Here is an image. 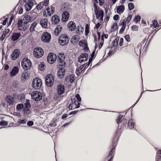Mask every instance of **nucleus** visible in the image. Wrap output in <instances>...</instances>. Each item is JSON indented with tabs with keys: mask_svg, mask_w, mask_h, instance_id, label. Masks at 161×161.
Returning <instances> with one entry per match:
<instances>
[{
	"mask_svg": "<svg viewBox=\"0 0 161 161\" xmlns=\"http://www.w3.org/2000/svg\"><path fill=\"white\" fill-rule=\"evenodd\" d=\"M117 133L115 135H114L113 138L112 144H111V148L109 153L107 157V158H109L110 156H114L115 154V151L116 146L117 144V142L119 139V135L118 137H117Z\"/></svg>",
	"mask_w": 161,
	"mask_h": 161,
	"instance_id": "nucleus-1",
	"label": "nucleus"
},
{
	"mask_svg": "<svg viewBox=\"0 0 161 161\" xmlns=\"http://www.w3.org/2000/svg\"><path fill=\"white\" fill-rule=\"evenodd\" d=\"M55 77L51 74H49L47 75L45 78V81L46 85L48 87H52L54 83Z\"/></svg>",
	"mask_w": 161,
	"mask_h": 161,
	"instance_id": "nucleus-2",
	"label": "nucleus"
},
{
	"mask_svg": "<svg viewBox=\"0 0 161 161\" xmlns=\"http://www.w3.org/2000/svg\"><path fill=\"white\" fill-rule=\"evenodd\" d=\"M32 64L31 60L27 58H24L21 61V66L23 69L25 71L30 69L32 66Z\"/></svg>",
	"mask_w": 161,
	"mask_h": 161,
	"instance_id": "nucleus-3",
	"label": "nucleus"
},
{
	"mask_svg": "<svg viewBox=\"0 0 161 161\" xmlns=\"http://www.w3.org/2000/svg\"><path fill=\"white\" fill-rule=\"evenodd\" d=\"M42 80L39 77L34 79L32 83V88L36 90H39L42 86Z\"/></svg>",
	"mask_w": 161,
	"mask_h": 161,
	"instance_id": "nucleus-4",
	"label": "nucleus"
},
{
	"mask_svg": "<svg viewBox=\"0 0 161 161\" xmlns=\"http://www.w3.org/2000/svg\"><path fill=\"white\" fill-rule=\"evenodd\" d=\"M70 38L69 36L66 35H61L58 39V43L62 46H64L67 44L69 42Z\"/></svg>",
	"mask_w": 161,
	"mask_h": 161,
	"instance_id": "nucleus-5",
	"label": "nucleus"
},
{
	"mask_svg": "<svg viewBox=\"0 0 161 161\" xmlns=\"http://www.w3.org/2000/svg\"><path fill=\"white\" fill-rule=\"evenodd\" d=\"M31 96L34 100L38 102L42 99L43 95L40 92L35 91L32 92Z\"/></svg>",
	"mask_w": 161,
	"mask_h": 161,
	"instance_id": "nucleus-6",
	"label": "nucleus"
},
{
	"mask_svg": "<svg viewBox=\"0 0 161 161\" xmlns=\"http://www.w3.org/2000/svg\"><path fill=\"white\" fill-rule=\"evenodd\" d=\"M44 52L42 48L40 47H36L34 50L33 55L36 58L42 57L44 55Z\"/></svg>",
	"mask_w": 161,
	"mask_h": 161,
	"instance_id": "nucleus-7",
	"label": "nucleus"
},
{
	"mask_svg": "<svg viewBox=\"0 0 161 161\" xmlns=\"http://www.w3.org/2000/svg\"><path fill=\"white\" fill-rule=\"evenodd\" d=\"M51 36L47 32H44L42 35L41 37V41L44 42L49 43L51 40Z\"/></svg>",
	"mask_w": 161,
	"mask_h": 161,
	"instance_id": "nucleus-8",
	"label": "nucleus"
},
{
	"mask_svg": "<svg viewBox=\"0 0 161 161\" xmlns=\"http://www.w3.org/2000/svg\"><path fill=\"white\" fill-rule=\"evenodd\" d=\"M95 14L96 15V19H99L100 17V23H102L103 20V18L104 16V11L102 8L99 9L94 10Z\"/></svg>",
	"mask_w": 161,
	"mask_h": 161,
	"instance_id": "nucleus-9",
	"label": "nucleus"
},
{
	"mask_svg": "<svg viewBox=\"0 0 161 161\" xmlns=\"http://www.w3.org/2000/svg\"><path fill=\"white\" fill-rule=\"evenodd\" d=\"M57 58L56 54L53 53H49L47 57V61L48 63L52 64L56 61Z\"/></svg>",
	"mask_w": 161,
	"mask_h": 161,
	"instance_id": "nucleus-10",
	"label": "nucleus"
},
{
	"mask_svg": "<svg viewBox=\"0 0 161 161\" xmlns=\"http://www.w3.org/2000/svg\"><path fill=\"white\" fill-rule=\"evenodd\" d=\"M90 64H88V63H84V64H82L79 67V68H76L75 70V73L77 75H80L81 73L83 71H84L86 69V66L87 67L89 66Z\"/></svg>",
	"mask_w": 161,
	"mask_h": 161,
	"instance_id": "nucleus-11",
	"label": "nucleus"
},
{
	"mask_svg": "<svg viewBox=\"0 0 161 161\" xmlns=\"http://www.w3.org/2000/svg\"><path fill=\"white\" fill-rule=\"evenodd\" d=\"M88 58V55L87 53H83L81 54L78 58V62L81 64L84 62L86 61Z\"/></svg>",
	"mask_w": 161,
	"mask_h": 161,
	"instance_id": "nucleus-12",
	"label": "nucleus"
},
{
	"mask_svg": "<svg viewBox=\"0 0 161 161\" xmlns=\"http://www.w3.org/2000/svg\"><path fill=\"white\" fill-rule=\"evenodd\" d=\"M20 55V52L18 49H14L11 55V58L13 60L17 59Z\"/></svg>",
	"mask_w": 161,
	"mask_h": 161,
	"instance_id": "nucleus-13",
	"label": "nucleus"
},
{
	"mask_svg": "<svg viewBox=\"0 0 161 161\" xmlns=\"http://www.w3.org/2000/svg\"><path fill=\"white\" fill-rule=\"evenodd\" d=\"M65 88L64 86L61 84H59L57 86V94L59 95L63 94L64 93Z\"/></svg>",
	"mask_w": 161,
	"mask_h": 161,
	"instance_id": "nucleus-14",
	"label": "nucleus"
},
{
	"mask_svg": "<svg viewBox=\"0 0 161 161\" xmlns=\"http://www.w3.org/2000/svg\"><path fill=\"white\" fill-rule=\"evenodd\" d=\"M69 17V12L66 11H64L62 14L61 20L63 22L67 21Z\"/></svg>",
	"mask_w": 161,
	"mask_h": 161,
	"instance_id": "nucleus-15",
	"label": "nucleus"
},
{
	"mask_svg": "<svg viewBox=\"0 0 161 161\" xmlns=\"http://www.w3.org/2000/svg\"><path fill=\"white\" fill-rule=\"evenodd\" d=\"M19 69L17 66H14L10 72V76L13 77L15 76L19 72Z\"/></svg>",
	"mask_w": 161,
	"mask_h": 161,
	"instance_id": "nucleus-16",
	"label": "nucleus"
},
{
	"mask_svg": "<svg viewBox=\"0 0 161 161\" xmlns=\"http://www.w3.org/2000/svg\"><path fill=\"white\" fill-rule=\"evenodd\" d=\"M76 28L75 23L72 21H69L67 24V29L69 31H72L75 30Z\"/></svg>",
	"mask_w": 161,
	"mask_h": 161,
	"instance_id": "nucleus-17",
	"label": "nucleus"
},
{
	"mask_svg": "<svg viewBox=\"0 0 161 161\" xmlns=\"http://www.w3.org/2000/svg\"><path fill=\"white\" fill-rule=\"evenodd\" d=\"M5 100L7 104H8L9 106L13 105L15 102L14 99L10 95H6V96Z\"/></svg>",
	"mask_w": 161,
	"mask_h": 161,
	"instance_id": "nucleus-18",
	"label": "nucleus"
},
{
	"mask_svg": "<svg viewBox=\"0 0 161 161\" xmlns=\"http://www.w3.org/2000/svg\"><path fill=\"white\" fill-rule=\"evenodd\" d=\"M65 72V69H58L57 72V75L58 78L60 80H62L64 76Z\"/></svg>",
	"mask_w": 161,
	"mask_h": 161,
	"instance_id": "nucleus-19",
	"label": "nucleus"
},
{
	"mask_svg": "<svg viewBox=\"0 0 161 161\" xmlns=\"http://www.w3.org/2000/svg\"><path fill=\"white\" fill-rule=\"evenodd\" d=\"M34 3L33 1H28L25 5V8L26 12L30 11L34 6Z\"/></svg>",
	"mask_w": 161,
	"mask_h": 161,
	"instance_id": "nucleus-20",
	"label": "nucleus"
},
{
	"mask_svg": "<svg viewBox=\"0 0 161 161\" xmlns=\"http://www.w3.org/2000/svg\"><path fill=\"white\" fill-rule=\"evenodd\" d=\"M60 21L59 17L57 14H55L51 17V22L53 25L57 24Z\"/></svg>",
	"mask_w": 161,
	"mask_h": 161,
	"instance_id": "nucleus-21",
	"label": "nucleus"
},
{
	"mask_svg": "<svg viewBox=\"0 0 161 161\" xmlns=\"http://www.w3.org/2000/svg\"><path fill=\"white\" fill-rule=\"evenodd\" d=\"M116 123L118 125V129L115 131V133L114 135H115L117 133V137H118V136L119 135V137H120V135H121V133H120V132H119V124L121 123L122 122V119H121V118H120L119 116H118L116 120Z\"/></svg>",
	"mask_w": 161,
	"mask_h": 161,
	"instance_id": "nucleus-22",
	"label": "nucleus"
},
{
	"mask_svg": "<svg viewBox=\"0 0 161 161\" xmlns=\"http://www.w3.org/2000/svg\"><path fill=\"white\" fill-rule=\"evenodd\" d=\"M21 36V33L14 32L11 36V39L13 41L15 42L18 40Z\"/></svg>",
	"mask_w": 161,
	"mask_h": 161,
	"instance_id": "nucleus-23",
	"label": "nucleus"
},
{
	"mask_svg": "<svg viewBox=\"0 0 161 161\" xmlns=\"http://www.w3.org/2000/svg\"><path fill=\"white\" fill-rule=\"evenodd\" d=\"M23 15L24 16V18L22 19L24 21V24H27L29 22H31V18L30 15H25L24 14Z\"/></svg>",
	"mask_w": 161,
	"mask_h": 161,
	"instance_id": "nucleus-24",
	"label": "nucleus"
},
{
	"mask_svg": "<svg viewBox=\"0 0 161 161\" xmlns=\"http://www.w3.org/2000/svg\"><path fill=\"white\" fill-rule=\"evenodd\" d=\"M48 20L46 19H42L40 22V24L42 28L44 29L47 28V26Z\"/></svg>",
	"mask_w": 161,
	"mask_h": 161,
	"instance_id": "nucleus-25",
	"label": "nucleus"
},
{
	"mask_svg": "<svg viewBox=\"0 0 161 161\" xmlns=\"http://www.w3.org/2000/svg\"><path fill=\"white\" fill-rule=\"evenodd\" d=\"M116 7L117 13L119 15L122 13L125 10V7L123 5H121Z\"/></svg>",
	"mask_w": 161,
	"mask_h": 161,
	"instance_id": "nucleus-26",
	"label": "nucleus"
},
{
	"mask_svg": "<svg viewBox=\"0 0 161 161\" xmlns=\"http://www.w3.org/2000/svg\"><path fill=\"white\" fill-rule=\"evenodd\" d=\"M135 125V121L134 119H130L128 122L127 127L129 129L132 130L134 128Z\"/></svg>",
	"mask_w": 161,
	"mask_h": 161,
	"instance_id": "nucleus-27",
	"label": "nucleus"
},
{
	"mask_svg": "<svg viewBox=\"0 0 161 161\" xmlns=\"http://www.w3.org/2000/svg\"><path fill=\"white\" fill-rule=\"evenodd\" d=\"M96 56V54H95V51H93L90 55V57L89 59L88 62H87L88 64H92L93 61L95 59ZM91 66L92 64L91 65Z\"/></svg>",
	"mask_w": 161,
	"mask_h": 161,
	"instance_id": "nucleus-28",
	"label": "nucleus"
},
{
	"mask_svg": "<svg viewBox=\"0 0 161 161\" xmlns=\"http://www.w3.org/2000/svg\"><path fill=\"white\" fill-rule=\"evenodd\" d=\"M62 27L60 25H57L54 31V34L55 36H58L59 35L60 32L61 31Z\"/></svg>",
	"mask_w": 161,
	"mask_h": 161,
	"instance_id": "nucleus-29",
	"label": "nucleus"
},
{
	"mask_svg": "<svg viewBox=\"0 0 161 161\" xmlns=\"http://www.w3.org/2000/svg\"><path fill=\"white\" fill-rule=\"evenodd\" d=\"M37 24V23L36 21H34L32 23L29 28V31L30 32L32 33L33 31H35V29L36 26Z\"/></svg>",
	"mask_w": 161,
	"mask_h": 161,
	"instance_id": "nucleus-30",
	"label": "nucleus"
},
{
	"mask_svg": "<svg viewBox=\"0 0 161 161\" xmlns=\"http://www.w3.org/2000/svg\"><path fill=\"white\" fill-rule=\"evenodd\" d=\"M59 64L57 65V68L58 69H65L64 67L66 65V63L65 61H64V62Z\"/></svg>",
	"mask_w": 161,
	"mask_h": 161,
	"instance_id": "nucleus-31",
	"label": "nucleus"
},
{
	"mask_svg": "<svg viewBox=\"0 0 161 161\" xmlns=\"http://www.w3.org/2000/svg\"><path fill=\"white\" fill-rule=\"evenodd\" d=\"M30 72L28 71L25 70L22 74V77L24 80H26L29 77Z\"/></svg>",
	"mask_w": 161,
	"mask_h": 161,
	"instance_id": "nucleus-32",
	"label": "nucleus"
},
{
	"mask_svg": "<svg viewBox=\"0 0 161 161\" xmlns=\"http://www.w3.org/2000/svg\"><path fill=\"white\" fill-rule=\"evenodd\" d=\"M23 20L22 19H19L17 22V27L18 29L19 30H21V28L22 27L24 22Z\"/></svg>",
	"mask_w": 161,
	"mask_h": 161,
	"instance_id": "nucleus-33",
	"label": "nucleus"
},
{
	"mask_svg": "<svg viewBox=\"0 0 161 161\" xmlns=\"http://www.w3.org/2000/svg\"><path fill=\"white\" fill-rule=\"evenodd\" d=\"M111 32L114 31L116 29L118 30V26L117 24L115 22L111 26Z\"/></svg>",
	"mask_w": 161,
	"mask_h": 161,
	"instance_id": "nucleus-34",
	"label": "nucleus"
},
{
	"mask_svg": "<svg viewBox=\"0 0 161 161\" xmlns=\"http://www.w3.org/2000/svg\"><path fill=\"white\" fill-rule=\"evenodd\" d=\"M90 31V25L86 24L85 25V35L87 36L88 35Z\"/></svg>",
	"mask_w": 161,
	"mask_h": 161,
	"instance_id": "nucleus-35",
	"label": "nucleus"
},
{
	"mask_svg": "<svg viewBox=\"0 0 161 161\" xmlns=\"http://www.w3.org/2000/svg\"><path fill=\"white\" fill-rule=\"evenodd\" d=\"M127 122V120H126V122L125 121H123L122 123L120 124V126H119V132H120V133L121 134L120 131V130H122L124 128L126 127V123Z\"/></svg>",
	"mask_w": 161,
	"mask_h": 161,
	"instance_id": "nucleus-36",
	"label": "nucleus"
},
{
	"mask_svg": "<svg viewBox=\"0 0 161 161\" xmlns=\"http://www.w3.org/2000/svg\"><path fill=\"white\" fill-rule=\"evenodd\" d=\"M24 107V105L22 103H19L16 106V110L17 111L21 110Z\"/></svg>",
	"mask_w": 161,
	"mask_h": 161,
	"instance_id": "nucleus-37",
	"label": "nucleus"
},
{
	"mask_svg": "<svg viewBox=\"0 0 161 161\" xmlns=\"http://www.w3.org/2000/svg\"><path fill=\"white\" fill-rule=\"evenodd\" d=\"M45 64L43 62H41L40 64L38 65V68L39 69L42 71L45 70L44 68Z\"/></svg>",
	"mask_w": 161,
	"mask_h": 161,
	"instance_id": "nucleus-38",
	"label": "nucleus"
},
{
	"mask_svg": "<svg viewBox=\"0 0 161 161\" xmlns=\"http://www.w3.org/2000/svg\"><path fill=\"white\" fill-rule=\"evenodd\" d=\"M141 19V17L140 15H136L134 18L133 21L135 22L136 24H137L140 21Z\"/></svg>",
	"mask_w": 161,
	"mask_h": 161,
	"instance_id": "nucleus-39",
	"label": "nucleus"
},
{
	"mask_svg": "<svg viewBox=\"0 0 161 161\" xmlns=\"http://www.w3.org/2000/svg\"><path fill=\"white\" fill-rule=\"evenodd\" d=\"M27 120L26 119H20L18 120L17 123L19 125L25 124L27 122Z\"/></svg>",
	"mask_w": 161,
	"mask_h": 161,
	"instance_id": "nucleus-40",
	"label": "nucleus"
},
{
	"mask_svg": "<svg viewBox=\"0 0 161 161\" xmlns=\"http://www.w3.org/2000/svg\"><path fill=\"white\" fill-rule=\"evenodd\" d=\"M86 41L85 40H80L79 42V45L82 47H83L84 45H86Z\"/></svg>",
	"mask_w": 161,
	"mask_h": 161,
	"instance_id": "nucleus-41",
	"label": "nucleus"
},
{
	"mask_svg": "<svg viewBox=\"0 0 161 161\" xmlns=\"http://www.w3.org/2000/svg\"><path fill=\"white\" fill-rule=\"evenodd\" d=\"M8 125V122L7 121L2 120L0 121V125L2 127L6 126Z\"/></svg>",
	"mask_w": 161,
	"mask_h": 161,
	"instance_id": "nucleus-42",
	"label": "nucleus"
},
{
	"mask_svg": "<svg viewBox=\"0 0 161 161\" xmlns=\"http://www.w3.org/2000/svg\"><path fill=\"white\" fill-rule=\"evenodd\" d=\"M128 9L130 11L133 10L135 8V6L133 3H130L128 4Z\"/></svg>",
	"mask_w": 161,
	"mask_h": 161,
	"instance_id": "nucleus-43",
	"label": "nucleus"
},
{
	"mask_svg": "<svg viewBox=\"0 0 161 161\" xmlns=\"http://www.w3.org/2000/svg\"><path fill=\"white\" fill-rule=\"evenodd\" d=\"M98 0H94L93 2V7L94 8V11H96V10L99 9H100L99 7H97L96 5V3H98Z\"/></svg>",
	"mask_w": 161,
	"mask_h": 161,
	"instance_id": "nucleus-44",
	"label": "nucleus"
},
{
	"mask_svg": "<svg viewBox=\"0 0 161 161\" xmlns=\"http://www.w3.org/2000/svg\"><path fill=\"white\" fill-rule=\"evenodd\" d=\"M29 27V25L27 24H23V25L21 28V30H20L25 31Z\"/></svg>",
	"mask_w": 161,
	"mask_h": 161,
	"instance_id": "nucleus-45",
	"label": "nucleus"
},
{
	"mask_svg": "<svg viewBox=\"0 0 161 161\" xmlns=\"http://www.w3.org/2000/svg\"><path fill=\"white\" fill-rule=\"evenodd\" d=\"M14 16L12 15L10 17L9 20V22H8L7 24V27H8L11 24L13 20L14 19Z\"/></svg>",
	"mask_w": 161,
	"mask_h": 161,
	"instance_id": "nucleus-46",
	"label": "nucleus"
},
{
	"mask_svg": "<svg viewBox=\"0 0 161 161\" xmlns=\"http://www.w3.org/2000/svg\"><path fill=\"white\" fill-rule=\"evenodd\" d=\"M139 26L136 25H133L131 27V29L133 31H137L138 30Z\"/></svg>",
	"mask_w": 161,
	"mask_h": 161,
	"instance_id": "nucleus-47",
	"label": "nucleus"
},
{
	"mask_svg": "<svg viewBox=\"0 0 161 161\" xmlns=\"http://www.w3.org/2000/svg\"><path fill=\"white\" fill-rule=\"evenodd\" d=\"M25 107H31V105L30 103V101L29 99H26V100L25 103L24 104Z\"/></svg>",
	"mask_w": 161,
	"mask_h": 161,
	"instance_id": "nucleus-48",
	"label": "nucleus"
},
{
	"mask_svg": "<svg viewBox=\"0 0 161 161\" xmlns=\"http://www.w3.org/2000/svg\"><path fill=\"white\" fill-rule=\"evenodd\" d=\"M19 84V82L18 81L14 80L12 86L14 88H16L18 87Z\"/></svg>",
	"mask_w": 161,
	"mask_h": 161,
	"instance_id": "nucleus-49",
	"label": "nucleus"
},
{
	"mask_svg": "<svg viewBox=\"0 0 161 161\" xmlns=\"http://www.w3.org/2000/svg\"><path fill=\"white\" fill-rule=\"evenodd\" d=\"M132 15L131 14H128V16L126 19V22L127 23H129L131 19H132Z\"/></svg>",
	"mask_w": 161,
	"mask_h": 161,
	"instance_id": "nucleus-50",
	"label": "nucleus"
},
{
	"mask_svg": "<svg viewBox=\"0 0 161 161\" xmlns=\"http://www.w3.org/2000/svg\"><path fill=\"white\" fill-rule=\"evenodd\" d=\"M124 37L125 40V41L127 42H129L130 41V36L129 35H126L124 36Z\"/></svg>",
	"mask_w": 161,
	"mask_h": 161,
	"instance_id": "nucleus-51",
	"label": "nucleus"
},
{
	"mask_svg": "<svg viewBox=\"0 0 161 161\" xmlns=\"http://www.w3.org/2000/svg\"><path fill=\"white\" fill-rule=\"evenodd\" d=\"M49 125L51 127H55L57 125V123H56L55 121L53 120V119L51 121V123L49 124Z\"/></svg>",
	"mask_w": 161,
	"mask_h": 161,
	"instance_id": "nucleus-52",
	"label": "nucleus"
},
{
	"mask_svg": "<svg viewBox=\"0 0 161 161\" xmlns=\"http://www.w3.org/2000/svg\"><path fill=\"white\" fill-rule=\"evenodd\" d=\"M84 48H83V50L84 52H87L88 51H89V48L88 46V44L87 43L86 44V45H84Z\"/></svg>",
	"mask_w": 161,
	"mask_h": 161,
	"instance_id": "nucleus-53",
	"label": "nucleus"
},
{
	"mask_svg": "<svg viewBox=\"0 0 161 161\" xmlns=\"http://www.w3.org/2000/svg\"><path fill=\"white\" fill-rule=\"evenodd\" d=\"M48 99L47 97H43V103L45 105H46L47 104Z\"/></svg>",
	"mask_w": 161,
	"mask_h": 161,
	"instance_id": "nucleus-54",
	"label": "nucleus"
},
{
	"mask_svg": "<svg viewBox=\"0 0 161 161\" xmlns=\"http://www.w3.org/2000/svg\"><path fill=\"white\" fill-rule=\"evenodd\" d=\"M75 97L77 101L79 102H80L81 101V98L79 94L77 93L75 96Z\"/></svg>",
	"mask_w": 161,
	"mask_h": 161,
	"instance_id": "nucleus-55",
	"label": "nucleus"
},
{
	"mask_svg": "<svg viewBox=\"0 0 161 161\" xmlns=\"http://www.w3.org/2000/svg\"><path fill=\"white\" fill-rule=\"evenodd\" d=\"M81 25H78L77 27V29L75 31V33L78 35H80V29Z\"/></svg>",
	"mask_w": 161,
	"mask_h": 161,
	"instance_id": "nucleus-56",
	"label": "nucleus"
},
{
	"mask_svg": "<svg viewBox=\"0 0 161 161\" xmlns=\"http://www.w3.org/2000/svg\"><path fill=\"white\" fill-rule=\"evenodd\" d=\"M112 45L113 46V47H114V50L116 49L117 47V46H118V43L117 42L114 41V40L112 42Z\"/></svg>",
	"mask_w": 161,
	"mask_h": 161,
	"instance_id": "nucleus-57",
	"label": "nucleus"
},
{
	"mask_svg": "<svg viewBox=\"0 0 161 161\" xmlns=\"http://www.w3.org/2000/svg\"><path fill=\"white\" fill-rule=\"evenodd\" d=\"M126 22L125 20H122V24H119V26L122 25V27H126Z\"/></svg>",
	"mask_w": 161,
	"mask_h": 161,
	"instance_id": "nucleus-58",
	"label": "nucleus"
},
{
	"mask_svg": "<svg viewBox=\"0 0 161 161\" xmlns=\"http://www.w3.org/2000/svg\"><path fill=\"white\" fill-rule=\"evenodd\" d=\"M79 111L78 110L73 111L70 112L69 114H68V115H75Z\"/></svg>",
	"mask_w": 161,
	"mask_h": 161,
	"instance_id": "nucleus-59",
	"label": "nucleus"
},
{
	"mask_svg": "<svg viewBox=\"0 0 161 161\" xmlns=\"http://www.w3.org/2000/svg\"><path fill=\"white\" fill-rule=\"evenodd\" d=\"M34 125V122L32 121L29 120L27 123V125L29 127H31Z\"/></svg>",
	"mask_w": 161,
	"mask_h": 161,
	"instance_id": "nucleus-60",
	"label": "nucleus"
},
{
	"mask_svg": "<svg viewBox=\"0 0 161 161\" xmlns=\"http://www.w3.org/2000/svg\"><path fill=\"white\" fill-rule=\"evenodd\" d=\"M57 60L60 63H62L63 62H64V61H64V60L62 58H61V57H60L59 56H58Z\"/></svg>",
	"mask_w": 161,
	"mask_h": 161,
	"instance_id": "nucleus-61",
	"label": "nucleus"
},
{
	"mask_svg": "<svg viewBox=\"0 0 161 161\" xmlns=\"http://www.w3.org/2000/svg\"><path fill=\"white\" fill-rule=\"evenodd\" d=\"M113 54V51L112 50H110L109 51L108 53L107 54V55L106 56V57L105 58H106L108 57L109 56L112 55Z\"/></svg>",
	"mask_w": 161,
	"mask_h": 161,
	"instance_id": "nucleus-62",
	"label": "nucleus"
},
{
	"mask_svg": "<svg viewBox=\"0 0 161 161\" xmlns=\"http://www.w3.org/2000/svg\"><path fill=\"white\" fill-rule=\"evenodd\" d=\"M156 161H161V155H157L155 158Z\"/></svg>",
	"mask_w": 161,
	"mask_h": 161,
	"instance_id": "nucleus-63",
	"label": "nucleus"
},
{
	"mask_svg": "<svg viewBox=\"0 0 161 161\" xmlns=\"http://www.w3.org/2000/svg\"><path fill=\"white\" fill-rule=\"evenodd\" d=\"M113 19L115 21L118 20L119 18V16L118 14H115L113 16Z\"/></svg>",
	"mask_w": 161,
	"mask_h": 161,
	"instance_id": "nucleus-64",
	"label": "nucleus"
}]
</instances>
